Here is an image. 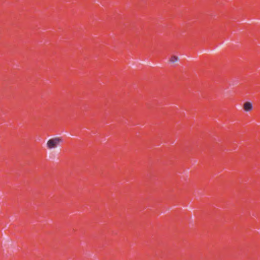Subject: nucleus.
Listing matches in <instances>:
<instances>
[{
  "label": "nucleus",
  "mask_w": 260,
  "mask_h": 260,
  "mask_svg": "<svg viewBox=\"0 0 260 260\" xmlns=\"http://www.w3.org/2000/svg\"><path fill=\"white\" fill-rule=\"evenodd\" d=\"M63 140L60 137H55L49 139L47 143V147L49 149H52L59 146L62 143Z\"/></svg>",
  "instance_id": "obj_1"
},
{
  "label": "nucleus",
  "mask_w": 260,
  "mask_h": 260,
  "mask_svg": "<svg viewBox=\"0 0 260 260\" xmlns=\"http://www.w3.org/2000/svg\"><path fill=\"white\" fill-rule=\"evenodd\" d=\"M243 108L246 111H249L252 109V105L251 103L247 102L244 104Z\"/></svg>",
  "instance_id": "obj_2"
},
{
  "label": "nucleus",
  "mask_w": 260,
  "mask_h": 260,
  "mask_svg": "<svg viewBox=\"0 0 260 260\" xmlns=\"http://www.w3.org/2000/svg\"><path fill=\"white\" fill-rule=\"evenodd\" d=\"M177 59H178V58L177 56H176L175 55H173L170 58V61L172 62H175V61H176L177 60Z\"/></svg>",
  "instance_id": "obj_3"
}]
</instances>
